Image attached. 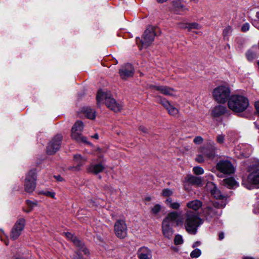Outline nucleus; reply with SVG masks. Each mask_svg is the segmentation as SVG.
I'll return each mask as SVG.
<instances>
[{"label": "nucleus", "instance_id": "f257e3e1", "mask_svg": "<svg viewBox=\"0 0 259 259\" xmlns=\"http://www.w3.org/2000/svg\"><path fill=\"white\" fill-rule=\"evenodd\" d=\"M230 109L236 113H241L245 111L249 106V101L247 97L235 95L232 96L228 102Z\"/></svg>", "mask_w": 259, "mask_h": 259}, {"label": "nucleus", "instance_id": "f03ea898", "mask_svg": "<svg viewBox=\"0 0 259 259\" xmlns=\"http://www.w3.org/2000/svg\"><path fill=\"white\" fill-rule=\"evenodd\" d=\"M185 227L186 231L191 234H195L198 227L203 223V220L195 212L187 211L185 215Z\"/></svg>", "mask_w": 259, "mask_h": 259}, {"label": "nucleus", "instance_id": "7ed1b4c3", "mask_svg": "<svg viewBox=\"0 0 259 259\" xmlns=\"http://www.w3.org/2000/svg\"><path fill=\"white\" fill-rule=\"evenodd\" d=\"M104 100L106 106L111 110L118 112L121 110V105L116 102L110 92H103L99 90L97 95L98 104Z\"/></svg>", "mask_w": 259, "mask_h": 259}, {"label": "nucleus", "instance_id": "20e7f679", "mask_svg": "<svg viewBox=\"0 0 259 259\" xmlns=\"http://www.w3.org/2000/svg\"><path fill=\"white\" fill-rule=\"evenodd\" d=\"M226 204L225 201H222L221 203L219 201H215L203 208V214L209 221L218 218L222 214V211L219 209L224 208Z\"/></svg>", "mask_w": 259, "mask_h": 259}, {"label": "nucleus", "instance_id": "39448f33", "mask_svg": "<svg viewBox=\"0 0 259 259\" xmlns=\"http://www.w3.org/2000/svg\"><path fill=\"white\" fill-rule=\"evenodd\" d=\"M230 88L226 85H220L215 88L213 91V96L214 99L219 103H225L230 96Z\"/></svg>", "mask_w": 259, "mask_h": 259}, {"label": "nucleus", "instance_id": "423d86ee", "mask_svg": "<svg viewBox=\"0 0 259 259\" xmlns=\"http://www.w3.org/2000/svg\"><path fill=\"white\" fill-rule=\"evenodd\" d=\"M217 169L220 172L219 177H223L224 175H230L235 171V168L232 162L228 160L219 161L216 165Z\"/></svg>", "mask_w": 259, "mask_h": 259}, {"label": "nucleus", "instance_id": "0eeeda50", "mask_svg": "<svg viewBox=\"0 0 259 259\" xmlns=\"http://www.w3.org/2000/svg\"><path fill=\"white\" fill-rule=\"evenodd\" d=\"M247 182L259 187V160H255L249 166Z\"/></svg>", "mask_w": 259, "mask_h": 259}, {"label": "nucleus", "instance_id": "6e6552de", "mask_svg": "<svg viewBox=\"0 0 259 259\" xmlns=\"http://www.w3.org/2000/svg\"><path fill=\"white\" fill-rule=\"evenodd\" d=\"M83 127V123L81 121H77L72 127L71 136L73 139L78 142L88 143L87 138L81 134Z\"/></svg>", "mask_w": 259, "mask_h": 259}, {"label": "nucleus", "instance_id": "1a4fd4ad", "mask_svg": "<svg viewBox=\"0 0 259 259\" xmlns=\"http://www.w3.org/2000/svg\"><path fill=\"white\" fill-rule=\"evenodd\" d=\"M155 36V29L151 26H149L144 31L142 38H137V42L138 40L141 44L142 47H148L153 41Z\"/></svg>", "mask_w": 259, "mask_h": 259}, {"label": "nucleus", "instance_id": "9d476101", "mask_svg": "<svg viewBox=\"0 0 259 259\" xmlns=\"http://www.w3.org/2000/svg\"><path fill=\"white\" fill-rule=\"evenodd\" d=\"M36 172L35 170H30L26 175L24 182L25 191L28 193H32L36 187Z\"/></svg>", "mask_w": 259, "mask_h": 259}, {"label": "nucleus", "instance_id": "9b49d317", "mask_svg": "<svg viewBox=\"0 0 259 259\" xmlns=\"http://www.w3.org/2000/svg\"><path fill=\"white\" fill-rule=\"evenodd\" d=\"M162 223L169 226H178L182 225L184 223L183 219L176 211L171 212L163 219Z\"/></svg>", "mask_w": 259, "mask_h": 259}, {"label": "nucleus", "instance_id": "f8f14e48", "mask_svg": "<svg viewBox=\"0 0 259 259\" xmlns=\"http://www.w3.org/2000/svg\"><path fill=\"white\" fill-rule=\"evenodd\" d=\"M62 136L57 135L50 142L47 147L46 152L48 155L54 154L60 148Z\"/></svg>", "mask_w": 259, "mask_h": 259}, {"label": "nucleus", "instance_id": "ddd939ff", "mask_svg": "<svg viewBox=\"0 0 259 259\" xmlns=\"http://www.w3.org/2000/svg\"><path fill=\"white\" fill-rule=\"evenodd\" d=\"M114 232L116 236L124 238L127 235V226L124 220H117L114 224Z\"/></svg>", "mask_w": 259, "mask_h": 259}, {"label": "nucleus", "instance_id": "4468645a", "mask_svg": "<svg viewBox=\"0 0 259 259\" xmlns=\"http://www.w3.org/2000/svg\"><path fill=\"white\" fill-rule=\"evenodd\" d=\"M25 224L24 219H19L12 229L10 237L13 240H16L20 235L23 230Z\"/></svg>", "mask_w": 259, "mask_h": 259}, {"label": "nucleus", "instance_id": "2eb2a0df", "mask_svg": "<svg viewBox=\"0 0 259 259\" xmlns=\"http://www.w3.org/2000/svg\"><path fill=\"white\" fill-rule=\"evenodd\" d=\"M65 234L68 239L71 241L75 246L78 247L79 251H82L85 255H88L90 254L89 250L85 247L84 243L76 236L69 232L65 233Z\"/></svg>", "mask_w": 259, "mask_h": 259}, {"label": "nucleus", "instance_id": "dca6fc26", "mask_svg": "<svg viewBox=\"0 0 259 259\" xmlns=\"http://www.w3.org/2000/svg\"><path fill=\"white\" fill-rule=\"evenodd\" d=\"M119 73L122 79H126L133 76L134 73V69L132 64L127 63L121 67L119 70Z\"/></svg>", "mask_w": 259, "mask_h": 259}, {"label": "nucleus", "instance_id": "f3484780", "mask_svg": "<svg viewBox=\"0 0 259 259\" xmlns=\"http://www.w3.org/2000/svg\"><path fill=\"white\" fill-rule=\"evenodd\" d=\"M150 88L159 91L160 93L170 96H176V91L171 88L163 85H151Z\"/></svg>", "mask_w": 259, "mask_h": 259}, {"label": "nucleus", "instance_id": "a211bd4d", "mask_svg": "<svg viewBox=\"0 0 259 259\" xmlns=\"http://www.w3.org/2000/svg\"><path fill=\"white\" fill-rule=\"evenodd\" d=\"M211 149H208L205 148H202L201 149V152L208 159H213L215 156V151L217 150V147L213 141L209 142Z\"/></svg>", "mask_w": 259, "mask_h": 259}, {"label": "nucleus", "instance_id": "6ab92c4d", "mask_svg": "<svg viewBox=\"0 0 259 259\" xmlns=\"http://www.w3.org/2000/svg\"><path fill=\"white\" fill-rule=\"evenodd\" d=\"M137 256L139 259H151L152 251L147 247H141L137 251Z\"/></svg>", "mask_w": 259, "mask_h": 259}, {"label": "nucleus", "instance_id": "aec40b11", "mask_svg": "<svg viewBox=\"0 0 259 259\" xmlns=\"http://www.w3.org/2000/svg\"><path fill=\"white\" fill-rule=\"evenodd\" d=\"M173 9L176 11L185 12L189 11L188 8L182 3V0H174L171 2Z\"/></svg>", "mask_w": 259, "mask_h": 259}, {"label": "nucleus", "instance_id": "412c9836", "mask_svg": "<svg viewBox=\"0 0 259 259\" xmlns=\"http://www.w3.org/2000/svg\"><path fill=\"white\" fill-rule=\"evenodd\" d=\"M162 233L165 237L168 239L172 237L174 234L172 226L162 223Z\"/></svg>", "mask_w": 259, "mask_h": 259}, {"label": "nucleus", "instance_id": "4be33fe9", "mask_svg": "<svg viewBox=\"0 0 259 259\" xmlns=\"http://www.w3.org/2000/svg\"><path fill=\"white\" fill-rule=\"evenodd\" d=\"M227 111L226 107L223 105H218L213 108L212 115L213 117H219L224 114Z\"/></svg>", "mask_w": 259, "mask_h": 259}, {"label": "nucleus", "instance_id": "5701e85b", "mask_svg": "<svg viewBox=\"0 0 259 259\" xmlns=\"http://www.w3.org/2000/svg\"><path fill=\"white\" fill-rule=\"evenodd\" d=\"M185 181L190 184L199 186L201 185L202 180L199 177L193 176L192 175H188L185 178Z\"/></svg>", "mask_w": 259, "mask_h": 259}, {"label": "nucleus", "instance_id": "b1692460", "mask_svg": "<svg viewBox=\"0 0 259 259\" xmlns=\"http://www.w3.org/2000/svg\"><path fill=\"white\" fill-rule=\"evenodd\" d=\"M105 168L102 163H99L97 164H91L88 168V170L90 172L94 174H98L102 172Z\"/></svg>", "mask_w": 259, "mask_h": 259}, {"label": "nucleus", "instance_id": "393cba45", "mask_svg": "<svg viewBox=\"0 0 259 259\" xmlns=\"http://www.w3.org/2000/svg\"><path fill=\"white\" fill-rule=\"evenodd\" d=\"M222 184L229 189H233L238 186V183L232 177L225 179L223 180Z\"/></svg>", "mask_w": 259, "mask_h": 259}, {"label": "nucleus", "instance_id": "a878e982", "mask_svg": "<svg viewBox=\"0 0 259 259\" xmlns=\"http://www.w3.org/2000/svg\"><path fill=\"white\" fill-rule=\"evenodd\" d=\"M202 203L201 201L196 199L188 202L187 203L186 206L189 209H191L194 211H197L202 206Z\"/></svg>", "mask_w": 259, "mask_h": 259}, {"label": "nucleus", "instance_id": "bb28decb", "mask_svg": "<svg viewBox=\"0 0 259 259\" xmlns=\"http://www.w3.org/2000/svg\"><path fill=\"white\" fill-rule=\"evenodd\" d=\"M246 57L248 61H252L256 59L258 57V54L256 48H251L245 53Z\"/></svg>", "mask_w": 259, "mask_h": 259}, {"label": "nucleus", "instance_id": "cd10ccee", "mask_svg": "<svg viewBox=\"0 0 259 259\" xmlns=\"http://www.w3.org/2000/svg\"><path fill=\"white\" fill-rule=\"evenodd\" d=\"M211 195L214 197V198L218 199L220 203L222 201H225L227 202V199L224 196H223L220 192V191L215 186L213 187V189L211 190Z\"/></svg>", "mask_w": 259, "mask_h": 259}, {"label": "nucleus", "instance_id": "c85d7f7f", "mask_svg": "<svg viewBox=\"0 0 259 259\" xmlns=\"http://www.w3.org/2000/svg\"><path fill=\"white\" fill-rule=\"evenodd\" d=\"M165 203L168 207L174 209H178L180 207V204L179 203L173 202L170 198H167Z\"/></svg>", "mask_w": 259, "mask_h": 259}, {"label": "nucleus", "instance_id": "c756f323", "mask_svg": "<svg viewBox=\"0 0 259 259\" xmlns=\"http://www.w3.org/2000/svg\"><path fill=\"white\" fill-rule=\"evenodd\" d=\"M85 116L89 119H94L95 118V112L93 109L87 107L83 111Z\"/></svg>", "mask_w": 259, "mask_h": 259}, {"label": "nucleus", "instance_id": "7c9ffc66", "mask_svg": "<svg viewBox=\"0 0 259 259\" xmlns=\"http://www.w3.org/2000/svg\"><path fill=\"white\" fill-rule=\"evenodd\" d=\"M167 110L168 113L173 116H176L179 113V110L171 105H170V107L168 108Z\"/></svg>", "mask_w": 259, "mask_h": 259}, {"label": "nucleus", "instance_id": "2f4dec72", "mask_svg": "<svg viewBox=\"0 0 259 259\" xmlns=\"http://www.w3.org/2000/svg\"><path fill=\"white\" fill-rule=\"evenodd\" d=\"M158 102L160 103L166 110L171 105L170 103L165 98L158 97Z\"/></svg>", "mask_w": 259, "mask_h": 259}, {"label": "nucleus", "instance_id": "473e14b6", "mask_svg": "<svg viewBox=\"0 0 259 259\" xmlns=\"http://www.w3.org/2000/svg\"><path fill=\"white\" fill-rule=\"evenodd\" d=\"M26 203L29 207L28 209H27L26 210H24L25 211H26L27 212H29L30 211H31V210L37 205V201H31L29 200H27L26 201Z\"/></svg>", "mask_w": 259, "mask_h": 259}, {"label": "nucleus", "instance_id": "72a5a7b5", "mask_svg": "<svg viewBox=\"0 0 259 259\" xmlns=\"http://www.w3.org/2000/svg\"><path fill=\"white\" fill-rule=\"evenodd\" d=\"M185 28H188L189 30L192 29H199L201 28V26L196 23L186 24L185 26L183 27Z\"/></svg>", "mask_w": 259, "mask_h": 259}, {"label": "nucleus", "instance_id": "f704fd0d", "mask_svg": "<svg viewBox=\"0 0 259 259\" xmlns=\"http://www.w3.org/2000/svg\"><path fill=\"white\" fill-rule=\"evenodd\" d=\"M201 254V251L198 248L193 250L190 253V256L192 258H197L200 256Z\"/></svg>", "mask_w": 259, "mask_h": 259}, {"label": "nucleus", "instance_id": "c9c22d12", "mask_svg": "<svg viewBox=\"0 0 259 259\" xmlns=\"http://www.w3.org/2000/svg\"><path fill=\"white\" fill-rule=\"evenodd\" d=\"M161 209V206L160 204H155L151 209V213L154 215L158 214Z\"/></svg>", "mask_w": 259, "mask_h": 259}, {"label": "nucleus", "instance_id": "e433bc0d", "mask_svg": "<svg viewBox=\"0 0 259 259\" xmlns=\"http://www.w3.org/2000/svg\"><path fill=\"white\" fill-rule=\"evenodd\" d=\"M74 160L78 163L79 166H80L82 164V162L85 161V159H83L80 155H75L74 156Z\"/></svg>", "mask_w": 259, "mask_h": 259}, {"label": "nucleus", "instance_id": "4c0bfd02", "mask_svg": "<svg viewBox=\"0 0 259 259\" xmlns=\"http://www.w3.org/2000/svg\"><path fill=\"white\" fill-rule=\"evenodd\" d=\"M193 171L196 175H202L204 173L203 169L200 166L194 167Z\"/></svg>", "mask_w": 259, "mask_h": 259}, {"label": "nucleus", "instance_id": "58836bf2", "mask_svg": "<svg viewBox=\"0 0 259 259\" xmlns=\"http://www.w3.org/2000/svg\"><path fill=\"white\" fill-rule=\"evenodd\" d=\"M39 193L45 195L48 197H50L53 198H55V192H52V191H41Z\"/></svg>", "mask_w": 259, "mask_h": 259}, {"label": "nucleus", "instance_id": "ea45409f", "mask_svg": "<svg viewBox=\"0 0 259 259\" xmlns=\"http://www.w3.org/2000/svg\"><path fill=\"white\" fill-rule=\"evenodd\" d=\"M172 194V191L169 189H164L162 191V195L164 197L169 198Z\"/></svg>", "mask_w": 259, "mask_h": 259}, {"label": "nucleus", "instance_id": "a19ab883", "mask_svg": "<svg viewBox=\"0 0 259 259\" xmlns=\"http://www.w3.org/2000/svg\"><path fill=\"white\" fill-rule=\"evenodd\" d=\"M174 242L175 244L179 245L183 243V240L182 236L180 235H177L175 236Z\"/></svg>", "mask_w": 259, "mask_h": 259}, {"label": "nucleus", "instance_id": "79ce46f5", "mask_svg": "<svg viewBox=\"0 0 259 259\" xmlns=\"http://www.w3.org/2000/svg\"><path fill=\"white\" fill-rule=\"evenodd\" d=\"M225 140V135L223 134L218 135L216 138V141L219 144H223Z\"/></svg>", "mask_w": 259, "mask_h": 259}, {"label": "nucleus", "instance_id": "37998d69", "mask_svg": "<svg viewBox=\"0 0 259 259\" xmlns=\"http://www.w3.org/2000/svg\"><path fill=\"white\" fill-rule=\"evenodd\" d=\"M203 141V139L201 136H197L193 140L194 143L196 144H201Z\"/></svg>", "mask_w": 259, "mask_h": 259}, {"label": "nucleus", "instance_id": "c03bdc74", "mask_svg": "<svg viewBox=\"0 0 259 259\" xmlns=\"http://www.w3.org/2000/svg\"><path fill=\"white\" fill-rule=\"evenodd\" d=\"M250 25L248 23H245L241 27V31L242 32H246L249 29Z\"/></svg>", "mask_w": 259, "mask_h": 259}, {"label": "nucleus", "instance_id": "a18cd8bd", "mask_svg": "<svg viewBox=\"0 0 259 259\" xmlns=\"http://www.w3.org/2000/svg\"><path fill=\"white\" fill-rule=\"evenodd\" d=\"M195 160L197 162L199 163H202L204 161L203 156L200 154L197 156V157L195 158Z\"/></svg>", "mask_w": 259, "mask_h": 259}, {"label": "nucleus", "instance_id": "49530a36", "mask_svg": "<svg viewBox=\"0 0 259 259\" xmlns=\"http://www.w3.org/2000/svg\"><path fill=\"white\" fill-rule=\"evenodd\" d=\"M231 32V27L230 26H228L225 28V29L223 31V34L225 36H226L230 34Z\"/></svg>", "mask_w": 259, "mask_h": 259}, {"label": "nucleus", "instance_id": "de8ad7c7", "mask_svg": "<svg viewBox=\"0 0 259 259\" xmlns=\"http://www.w3.org/2000/svg\"><path fill=\"white\" fill-rule=\"evenodd\" d=\"M139 130L143 133H148V128L143 125L140 126Z\"/></svg>", "mask_w": 259, "mask_h": 259}, {"label": "nucleus", "instance_id": "09e8293b", "mask_svg": "<svg viewBox=\"0 0 259 259\" xmlns=\"http://www.w3.org/2000/svg\"><path fill=\"white\" fill-rule=\"evenodd\" d=\"M254 106L256 111L259 114V101L255 102Z\"/></svg>", "mask_w": 259, "mask_h": 259}, {"label": "nucleus", "instance_id": "8fccbe9b", "mask_svg": "<svg viewBox=\"0 0 259 259\" xmlns=\"http://www.w3.org/2000/svg\"><path fill=\"white\" fill-rule=\"evenodd\" d=\"M74 259H83L82 256L78 253H76V254L74 256Z\"/></svg>", "mask_w": 259, "mask_h": 259}, {"label": "nucleus", "instance_id": "3c124183", "mask_svg": "<svg viewBox=\"0 0 259 259\" xmlns=\"http://www.w3.org/2000/svg\"><path fill=\"white\" fill-rule=\"evenodd\" d=\"M224 234L223 232L219 233V239L220 240H221L223 239H224Z\"/></svg>", "mask_w": 259, "mask_h": 259}, {"label": "nucleus", "instance_id": "603ef678", "mask_svg": "<svg viewBox=\"0 0 259 259\" xmlns=\"http://www.w3.org/2000/svg\"><path fill=\"white\" fill-rule=\"evenodd\" d=\"M200 244V242L199 241H196L193 244L192 247L193 248H195V247L199 246Z\"/></svg>", "mask_w": 259, "mask_h": 259}, {"label": "nucleus", "instance_id": "864d4df0", "mask_svg": "<svg viewBox=\"0 0 259 259\" xmlns=\"http://www.w3.org/2000/svg\"><path fill=\"white\" fill-rule=\"evenodd\" d=\"M54 177L58 181H62V178L60 176H55Z\"/></svg>", "mask_w": 259, "mask_h": 259}, {"label": "nucleus", "instance_id": "5fc2aeb1", "mask_svg": "<svg viewBox=\"0 0 259 259\" xmlns=\"http://www.w3.org/2000/svg\"><path fill=\"white\" fill-rule=\"evenodd\" d=\"M168 1V0H156L157 3H159V4H162V3H165Z\"/></svg>", "mask_w": 259, "mask_h": 259}, {"label": "nucleus", "instance_id": "6e6d98bb", "mask_svg": "<svg viewBox=\"0 0 259 259\" xmlns=\"http://www.w3.org/2000/svg\"><path fill=\"white\" fill-rule=\"evenodd\" d=\"M92 137L98 139L99 138V136L97 134H96L94 136H92Z\"/></svg>", "mask_w": 259, "mask_h": 259}, {"label": "nucleus", "instance_id": "4d7b16f0", "mask_svg": "<svg viewBox=\"0 0 259 259\" xmlns=\"http://www.w3.org/2000/svg\"><path fill=\"white\" fill-rule=\"evenodd\" d=\"M242 259H254V258L251 256H244Z\"/></svg>", "mask_w": 259, "mask_h": 259}, {"label": "nucleus", "instance_id": "13d9d810", "mask_svg": "<svg viewBox=\"0 0 259 259\" xmlns=\"http://www.w3.org/2000/svg\"><path fill=\"white\" fill-rule=\"evenodd\" d=\"M191 1L195 3H197L199 1V0H190Z\"/></svg>", "mask_w": 259, "mask_h": 259}, {"label": "nucleus", "instance_id": "bf43d9fd", "mask_svg": "<svg viewBox=\"0 0 259 259\" xmlns=\"http://www.w3.org/2000/svg\"><path fill=\"white\" fill-rule=\"evenodd\" d=\"M246 187H247L248 189H251V186H246Z\"/></svg>", "mask_w": 259, "mask_h": 259}, {"label": "nucleus", "instance_id": "052dcab7", "mask_svg": "<svg viewBox=\"0 0 259 259\" xmlns=\"http://www.w3.org/2000/svg\"><path fill=\"white\" fill-rule=\"evenodd\" d=\"M195 33H197V34L201 33V32L200 31L195 32Z\"/></svg>", "mask_w": 259, "mask_h": 259}, {"label": "nucleus", "instance_id": "680f3d73", "mask_svg": "<svg viewBox=\"0 0 259 259\" xmlns=\"http://www.w3.org/2000/svg\"><path fill=\"white\" fill-rule=\"evenodd\" d=\"M5 244H6V245H8V242L6 241V242H5Z\"/></svg>", "mask_w": 259, "mask_h": 259}]
</instances>
